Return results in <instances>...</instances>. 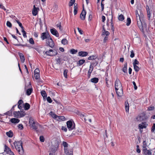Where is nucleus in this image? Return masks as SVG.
I'll return each instance as SVG.
<instances>
[{
  "label": "nucleus",
  "instance_id": "f257e3e1",
  "mask_svg": "<svg viewBox=\"0 0 155 155\" xmlns=\"http://www.w3.org/2000/svg\"><path fill=\"white\" fill-rule=\"evenodd\" d=\"M41 38L42 40L46 39V44L47 45L52 48H53L54 45V43L48 31L41 33Z\"/></svg>",
  "mask_w": 155,
  "mask_h": 155
},
{
  "label": "nucleus",
  "instance_id": "f03ea898",
  "mask_svg": "<svg viewBox=\"0 0 155 155\" xmlns=\"http://www.w3.org/2000/svg\"><path fill=\"white\" fill-rule=\"evenodd\" d=\"M139 12L140 14L138 13L137 10H136L135 13L137 25L140 30L143 31V28L142 21L143 20V15L142 11L140 10H139Z\"/></svg>",
  "mask_w": 155,
  "mask_h": 155
},
{
  "label": "nucleus",
  "instance_id": "7ed1b4c3",
  "mask_svg": "<svg viewBox=\"0 0 155 155\" xmlns=\"http://www.w3.org/2000/svg\"><path fill=\"white\" fill-rule=\"evenodd\" d=\"M13 144L19 154L20 155H23L24 152L22 141H15L13 143Z\"/></svg>",
  "mask_w": 155,
  "mask_h": 155
},
{
  "label": "nucleus",
  "instance_id": "20e7f679",
  "mask_svg": "<svg viewBox=\"0 0 155 155\" xmlns=\"http://www.w3.org/2000/svg\"><path fill=\"white\" fill-rule=\"evenodd\" d=\"M29 123L32 129L36 130L38 129L39 124L38 122L35 121L32 118H29Z\"/></svg>",
  "mask_w": 155,
  "mask_h": 155
},
{
  "label": "nucleus",
  "instance_id": "39448f33",
  "mask_svg": "<svg viewBox=\"0 0 155 155\" xmlns=\"http://www.w3.org/2000/svg\"><path fill=\"white\" fill-rule=\"evenodd\" d=\"M66 124L69 130H72L75 128V125L74 122L70 120L67 121Z\"/></svg>",
  "mask_w": 155,
  "mask_h": 155
},
{
  "label": "nucleus",
  "instance_id": "423d86ee",
  "mask_svg": "<svg viewBox=\"0 0 155 155\" xmlns=\"http://www.w3.org/2000/svg\"><path fill=\"white\" fill-rule=\"evenodd\" d=\"M45 53L47 55L53 56L56 55L57 52L56 50L50 49L49 51H46Z\"/></svg>",
  "mask_w": 155,
  "mask_h": 155
},
{
  "label": "nucleus",
  "instance_id": "0eeeda50",
  "mask_svg": "<svg viewBox=\"0 0 155 155\" xmlns=\"http://www.w3.org/2000/svg\"><path fill=\"white\" fill-rule=\"evenodd\" d=\"M115 90H118L120 88H122L120 81L118 78H117L115 81Z\"/></svg>",
  "mask_w": 155,
  "mask_h": 155
},
{
  "label": "nucleus",
  "instance_id": "6e6552de",
  "mask_svg": "<svg viewBox=\"0 0 155 155\" xmlns=\"http://www.w3.org/2000/svg\"><path fill=\"white\" fill-rule=\"evenodd\" d=\"M50 32L52 34L55 36L57 37H59L58 33L57 30L55 28H53L51 29Z\"/></svg>",
  "mask_w": 155,
  "mask_h": 155
},
{
  "label": "nucleus",
  "instance_id": "1a4fd4ad",
  "mask_svg": "<svg viewBox=\"0 0 155 155\" xmlns=\"http://www.w3.org/2000/svg\"><path fill=\"white\" fill-rule=\"evenodd\" d=\"M116 91L118 96L121 97L123 96V92L122 88H120L118 90H116Z\"/></svg>",
  "mask_w": 155,
  "mask_h": 155
},
{
  "label": "nucleus",
  "instance_id": "9d476101",
  "mask_svg": "<svg viewBox=\"0 0 155 155\" xmlns=\"http://www.w3.org/2000/svg\"><path fill=\"white\" fill-rule=\"evenodd\" d=\"M86 11L84 10H83L80 15V18L81 20H85V18L86 15Z\"/></svg>",
  "mask_w": 155,
  "mask_h": 155
},
{
  "label": "nucleus",
  "instance_id": "9b49d317",
  "mask_svg": "<svg viewBox=\"0 0 155 155\" xmlns=\"http://www.w3.org/2000/svg\"><path fill=\"white\" fill-rule=\"evenodd\" d=\"M143 151L144 152V154L146 155H150L151 154V151L149 150H147V148L146 147V145H145L143 147Z\"/></svg>",
  "mask_w": 155,
  "mask_h": 155
},
{
  "label": "nucleus",
  "instance_id": "f8f14e48",
  "mask_svg": "<svg viewBox=\"0 0 155 155\" xmlns=\"http://www.w3.org/2000/svg\"><path fill=\"white\" fill-rule=\"evenodd\" d=\"M78 55L81 57H85L88 55V53L86 51H81L78 52Z\"/></svg>",
  "mask_w": 155,
  "mask_h": 155
},
{
  "label": "nucleus",
  "instance_id": "ddd939ff",
  "mask_svg": "<svg viewBox=\"0 0 155 155\" xmlns=\"http://www.w3.org/2000/svg\"><path fill=\"white\" fill-rule=\"evenodd\" d=\"M10 121L13 123L17 124L20 121V120L17 118H12L11 119Z\"/></svg>",
  "mask_w": 155,
  "mask_h": 155
},
{
  "label": "nucleus",
  "instance_id": "4468645a",
  "mask_svg": "<svg viewBox=\"0 0 155 155\" xmlns=\"http://www.w3.org/2000/svg\"><path fill=\"white\" fill-rule=\"evenodd\" d=\"M6 149V151L7 154H9V155H15L14 153L11 150L10 148L7 147Z\"/></svg>",
  "mask_w": 155,
  "mask_h": 155
},
{
  "label": "nucleus",
  "instance_id": "2eb2a0df",
  "mask_svg": "<svg viewBox=\"0 0 155 155\" xmlns=\"http://www.w3.org/2000/svg\"><path fill=\"white\" fill-rule=\"evenodd\" d=\"M33 9L32 11V13L33 15L36 16L38 13L37 8L34 5L33 6Z\"/></svg>",
  "mask_w": 155,
  "mask_h": 155
},
{
  "label": "nucleus",
  "instance_id": "dca6fc26",
  "mask_svg": "<svg viewBox=\"0 0 155 155\" xmlns=\"http://www.w3.org/2000/svg\"><path fill=\"white\" fill-rule=\"evenodd\" d=\"M19 55L20 56L21 61L22 63H24L25 61V58L23 54L21 53H19Z\"/></svg>",
  "mask_w": 155,
  "mask_h": 155
},
{
  "label": "nucleus",
  "instance_id": "f3484780",
  "mask_svg": "<svg viewBox=\"0 0 155 155\" xmlns=\"http://www.w3.org/2000/svg\"><path fill=\"white\" fill-rule=\"evenodd\" d=\"M85 62L84 59H80L77 63V66H78L82 65Z\"/></svg>",
  "mask_w": 155,
  "mask_h": 155
},
{
  "label": "nucleus",
  "instance_id": "a211bd4d",
  "mask_svg": "<svg viewBox=\"0 0 155 155\" xmlns=\"http://www.w3.org/2000/svg\"><path fill=\"white\" fill-rule=\"evenodd\" d=\"M125 105L126 111V112H128L129 111V106L128 101H126L125 102Z\"/></svg>",
  "mask_w": 155,
  "mask_h": 155
},
{
  "label": "nucleus",
  "instance_id": "6ab92c4d",
  "mask_svg": "<svg viewBox=\"0 0 155 155\" xmlns=\"http://www.w3.org/2000/svg\"><path fill=\"white\" fill-rule=\"evenodd\" d=\"M58 148V145H57L55 146H53L51 149V152L53 153H55L57 150Z\"/></svg>",
  "mask_w": 155,
  "mask_h": 155
},
{
  "label": "nucleus",
  "instance_id": "aec40b11",
  "mask_svg": "<svg viewBox=\"0 0 155 155\" xmlns=\"http://www.w3.org/2000/svg\"><path fill=\"white\" fill-rule=\"evenodd\" d=\"M13 114H14V116L15 117H16V118H21L20 115L19 111L14 112L13 113Z\"/></svg>",
  "mask_w": 155,
  "mask_h": 155
},
{
  "label": "nucleus",
  "instance_id": "412c9836",
  "mask_svg": "<svg viewBox=\"0 0 155 155\" xmlns=\"http://www.w3.org/2000/svg\"><path fill=\"white\" fill-rule=\"evenodd\" d=\"M49 114L54 118L56 119H58V116L56 115L53 112L51 111L49 113Z\"/></svg>",
  "mask_w": 155,
  "mask_h": 155
},
{
  "label": "nucleus",
  "instance_id": "4be33fe9",
  "mask_svg": "<svg viewBox=\"0 0 155 155\" xmlns=\"http://www.w3.org/2000/svg\"><path fill=\"white\" fill-rule=\"evenodd\" d=\"M147 18L148 20H150L151 15V12L150 11V9L147 10Z\"/></svg>",
  "mask_w": 155,
  "mask_h": 155
},
{
  "label": "nucleus",
  "instance_id": "5701e85b",
  "mask_svg": "<svg viewBox=\"0 0 155 155\" xmlns=\"http://www.w3.org/2000/svg\"><path fill=\"white\" fill-rule=\"evenodd\" d=\"M111 29L112 31L113 32H114V21L113 20V15H112V18L111 19Z\"/></svg>",
  "mask_w": 155,
  "mask_h": 155
},
{
  "label": "nucleus",
  "instance_id": "b1692460",
  "mask_svg": "<svg viewBox=\"0 0 155 155\" xmlns=\"http://www.w3.org/2000/svg\"><path fill=\"white\" fill-rule=\"evenodd\" d=\"M64 152L66 155H73V151H71L70 153L67 149L64 148Z\"/></svg>",
  "mask_w": 155,
  "mask_h": 155
},
{
  "label": "nucleus",
  "instance_id": "393cba45",
  "mask_svg": "<svg viewBox=\"0 0 155 155\" xmlns=\"http://www.w3.org/2000/svg\"><path fill=\"white\" fill-rule=\"evenodd\" d=\"M97 57L96 55H92L90 56L88 58V60H95Z\"/></svg>",
  "mask_w": 155,
  "mask_h": 155
},
{
  "label": "nucleus",
  "instance_id": "a878e982",
  "mask_svg": "<svg viewBox=\"0 0 155 155\" xmlns=\"http://www.w3.org/2000/svg\"><path fill=\"white\" fill-rule=\"evenodd\" d=\"M6 135L9 137H12L13 136V133L11 130L9 131L6 133Z\"/></svg>",
  "mask_w": 155,
  "mask_h": 155
},
{
  "label": "nucleus",
  "instance_id": "bb28decb",
  "mask_svg": "<svg viewBox=\"0 0 155 155\" xmlns=\"http://www.w3.org/2000/svg\"><path fill=\"white\" fill-rule=\"evenodd\" d=\"M32 91H33V90L31 88H28L26 91V94L28 96L30 95Z\"/></svg>",
  "mask_w": 155,
  "mask_h": 155
},
{
  "label": "nucleus",
  "instance_id": "cd10ccee",
  "mask_svg": "<svg viewBox=\"0 0 155 155\" xmlns=\"http://www.w3.org/2000/svg\"><path fill=\"white\" fill-rule=\"evenodd\" d=\"M98 79L97 78H94L91 79V81L94 83H96L98 82Z\"/></svg>",
  "mask_w": 155,
  "mask_h": 155
},
{
  "label": "nucleus",
  "instance_id": "c85d7f7f",
  "mask_svg": "<svg viewBox=\"0 0 155 155\" xmlns=\"http://www.w3.org/2000/svg\"><path fill=\"white\" fill-rule=\"evenodd\" d=\"M41 94L43 98L45 99L47 97V94L45 91L42 90L41 92Z\"/></svg>",
  "mask_w": 155,
  "mask_h": 155
},
{
  "label": "nucleus",
  "instance_id": "c756f323",
  "mask_svg": "<svg viewBox=\"0 0 155 155\" xmlns=\"http://www.w3.org/2000/svg\"><path fill=\"white\" fill-rule=\"evenodd\" d=\"M144 117L143 116L141 115L138 116L136 118L137 120L139 121H142L143 120Z\"/></svg>",
  "mask_w": 155,
  "mask_h": 155
},
{
  "label": "nucleus",
  "instance_id": "7c9ffc66",
  "mask_svg": "<svg viewBox=\"0 0 155 155\" xmlns=\"http://www.w3.org/2000/svg\"><path fill=\"white\" fill-rule=\"evenodd\" d=\"M30 107V104L28 103H25L24 106V108L25 110H28Z\"/></svg>",
  "mask_w": 155,
  "mask_h": 155
},
{
  "label": "nucleus",
  "instance_id": "2f4dec72",
  "mask_svg": "<svg viewBox=\"0 0 155 155\" xmlns=\"http://www.w3.org/2000/svg\"><path fill=\"white\" fill-rule=\"evenodd\" d=\"M19 112L20 115V117H24L26 114L25 111L23 110H21L20 111H19Z\"/></svg>",
  "mask_w": 155,
  "mask_h": 155
},
{
  "label": "nucleus",
  "instance_id": "473e14b6",
  "mask_svg": "<svg viewBox=\"0 0 155 155\" xmlns=\"http://www.w3.org/2000/svg\"><path fill=\"white\" fill-rule=\"evenodd\" d=\"M127 63H126L125 64L124 67L122 69V71L125 73H127Z\"/></svg>",
  "mask_w": 155,
  "mask_h": 155
},
{
  "label": "nucleus",
  "instance_id": "72a5a7b5",
  "mask_svg": "<svg viewBox=\"0 0 155 155\" xmlns=\"http://www.w3.org/2000/svg\"><path fill=\"white\" fill-rule=\"evenodd\" d=\"M57 120H60L62 121H64L65 120V118L64 116H58V119H57Z\"/></svg>",
  "mask_w": 155,
  "mask_h": 155
},
{
  "label": "nucleus",
  "instance_id": "f704fd0d",
  "mask_svg": "<svg viewBox=\"0 0 155 155\" xmlns=\"http://www.w3.org/2000/svg\"><path fill=\"white\" fill-rule=\"evenodd\" d=\"M124 15L121 14L119 15L118 17V19L120 21H123L124 19Z\"/></svg>",
  "mask_w": 155,
  "mask_h": 155
},
{
  "label": "nucleus",
  "instance_id": "c9c22d12",
  "mask_svg": "<svg viewBox=\"0 0 155 155\" xmlns=\"http://www.w3.org/2000/svg\"><path fill=\"white\" fill-rule=\"evenodd\" d=\"M61 43L62 44L64 45H66L68 44V40L65 38L61 40Z\"/></svg>",
  "mask_w": 155,
  "mask_h": 155
},
{
  "label": "nucleus",
  "instance_id": "e433bc0d",
  "mask_svg": "<svg viewBox=\"0 0 155 155\" xmlns=\"http://www.w3.org/2000/svg\"><path fill=\"white\" fill-rule=\"evenodd\" d=\"M75 1V0H70L68 4L69 6L71 7L72 6L73 4L74 5Z\"/></svg>",
  "mask_w": 155,
  "mask_h": 155
},
{
  "label": "nucleus",
  "instance_id": "4c0bfd02",
  "mask_svg": "<svg viewBox=\"0 0 155 155\" xmlns=\"http://www.w3.org/2000/svg\"><path fill=\"white\" fill-rule=\"evenodd\" d=\"M78 52L77 50H75L74 49H71L70 51V52L72 54H75Z\"/></svg>",
  "mask_w": 155,
  "mask_h": 155
},
{
  "label": "nucleus",
  "instance_id": "58836bf2",
  "mask_svg": "<svg viewBox=\"0 0 155 155\" xmlns=\"http://www.w3.org/2000/svg\"><path fill=\"white\" fill-rule=\"evenodd\" d=\"M134 68L135 71L137 72L140 70V68L137 65H134Z\"/></svg>",
  "mask_w": 155,
  "mask_h": 155
},
{
  "label": "nucleus",
  "instance_id": "ea45409f",
  "mask_svg": "<svg viewBox=\"0 0 155 155\" xmlns=\"http://www.w3.org/2000/svg\"><path fill=\"white\" fill-rule=\"evenodd\" d=\"M127 23L126 25L127 26H129L131 23V20L130 18L128 17L127 20Z\"/></svg>",
  "mask_w": 155,
  "mask_h": 155
},
{
  "label": "nucleus",
  "instance_id": "a19ab883",
  "mask_svg": "<svg viewBox=\"0 0 155 155\" xmlns=\"http://www.w3.org/2000/svg\"><path fill=\"white\" fill-rule=\"evenodd\" d=\"M110 34V33L107 31H103L102 33V35H106V36H108Z\"/></svg>",
  "mask_w": 155,
  "mask_h": 155
},
{
  "label": "nucleus",
  "instance_id": "79ce46f5",
  "mask_svg": "<svg viewBox=\"0 0 155 155\" xmlns=\"http://www.w3.org/2000/svg\"><path fill=\"white\" fill-rule=\"evenodd\" d=\"M133 66L134 65H138L139 64V62L137 61V59H135L134 60V62L133 63Z\"/></svg>",
  "mask_w": 155,
  "mask_h": 155
},
{
  "label": "nucleus",
  "instance_id": "37998d69",
  "mask_svg": "<svg viewBox=\"0 0 155 155\" xmlns=\"http://www.w3.org/2000/svg\"><path fill=\"white\" fill-rule=\"evenodd\" d=\"M68 72V70L67 69H65L64 71V77L66 78H67V73Z\"/></svg>",
  "mask_w": 155,
  "mask_h": 155
},
{
  "label": "nucleus",
  "instance_id": "c03bdc74",
  "mask_svg": "<svg viewBox=\"0 0 155 155\" xmlns=\"http://www.w3.org/2000/svg\"><path fill=\"white\" fill-rule=\"evenodd\" d=\"M29 43L31 45H34L35 44L34 41L32 38L29 39Z\"/></svg>",
  "mask_w": 155,
  "mask_h": 155
},
{
  "label": "nucleus",
  "instance_id": "a18cd8bd",
  "mask_svg": "<svg viewBox=\"0 0 155 155\" xmlns=\"http://www.w3.org/2000/svg\"><path fill=\"white\" fill-rule=\"evenodd\" d=\"M130 57L131 58H133L135 56V54L134 53L133 50H131L130 51Z\"/></svg>",
  "mask_w": 155,
  "mask_h": 155
},
{
  "label": "nucleus",
  "instance_id": "49530a36",
  "mask_svg": "<svg viewBox=\"0 0 155 155\" xmlns=\"http://www.w3.org/2000/svg\"><path fill=\"white\" fill-rule=\"evenodd\" d=\"M56 26L61 31L62 30V28L61 26V23H59L58 24L56 25Z\"/></svg>",
  "mask_w": 155,
  "mask_h": 155
},
{
  "label": "nucleus",
  "instance_id": "de8ad7c7",
  "mask_svg": "<svg viewBox=\"0 0 155 155\" xmlns=\"http://www.w3.org/2000/svg\"><path fill=\"white\" fill-rule=\"evenodd\" d=\"M40 70L38 68H36L34 71V74H39Z\"/></svg>",
  "mask_w": 155,
  "mask_h": 155
},
{
  "label": "nucleus",
  "instance_id": "09e8293b",
  "mask_svg": "<svg viewBox=\"0 0 155 155\" xmlns=\"http://www.w3.org/2000/svg\"><path fill=\"white\" fill-rule=\"evenodd\" d=\"M7 26L11 28L12 27V24L9 21H8L6 23Z\"/></svg>",
  "mask_w": 155,
  "mask_h": 155
},
{
  "label": "nucleus",
  "instance_id": "8fccbe9b",
  "mask_svg": "<svg viewBox=\"0 0 155 155\" xmlns=\"http://www.w3.org/2000/svg\"><path fill=\"white\" fill-rule=\"evenodd\" d=\"M12 111L11 110H10L9 111H8L5 113L4 114L5 115H10L12 114Z\"/></svg>",
  "mask_w": 155,
  "mask_h": 155
},
{
  "label": "nucleus",
  "instance_id": "3c124183",
  "mask_svg": "<svg viewBox=\"0 0 155 155\" xmlns=\"http://www.w3.org/2000/svg\"><path fill=\"white\" fill-rule=\"evenodd\" d=\"M17 23L18 24L19 26L21 28H23V27L22 26V24L19 21V20L16 21Z\"/></svg>",
  "mask_w": 155,
  "mask_h": 155
},
{
  "label": "nucleus",
  "instance_id": "603ef678",
  "mask_svg": "<svg viewBox=\"0 0 155 155\" xmlns=\"http://www.w3.org/2000/svg\"><path fill=\"white\" fill-rule=\"evenodd\" d=\"M63 145L64 148L67 147H68V144L66 142L63 141Z\"/></svg>",
  "mask_w": 155,
  "mask_h": 155
},
{
  "label": "nucleus",
  "instance_id": "864d4df0",
  "mask_svg": "<svg viewBox=\"0 0 155 155\" xmlns=\"http://www.w3.org/2000/svg\"><path fill=\"white\" fill-rule=\"evenodd\" d=\"M47 100L49 103H51L52 102V100L49 96H48L47 97Z\"/></svg>",
  "mask_w": 155,
  "mask_h": 155
},
{
  "label": "nucleus",
  "instance_id": "5fc2aeb1",
  "mask_svg": "<svg viewBox=\"0 0 155 155\" xmlns=\"http://www.w3.org/2000/svg\"><path fill=\"white\" fill-rule=\"evenodd\" d=\"M18 128L21 130H22L23 129V126L21 124H20L18 126Z\"/></svg>",
  "mask_w": 155,
  "mask_h": 155
},
{
  "label": "nucleus",
  "instance_id": "6e6d98bb",
  "mask_svg": "<svg viewBox=\"0 0 155 155\" xmlns=\"http://www.w3.org/2000/svg\"><path fill=\"white\" fill-rule=\"evenodd\" d=\"M34 76L36 80L38 79L40 77L39 74H34Z\"/></svg>",
  "mask_w": 155,
  "mask_h": 155
},
{
  "label": "nucleus",
  "instance_id": "4d7b16f0",
  "mask_svg": "<svg viewBox=\"0 0 155 155\" xmlns=\"http://www.w3.org/2000/svg\"><path fill=\"white\" fill-rule=\"evenodd\" d=\"M40 140L41 142H44L45 141V138L44 137L42 136H41L40 137Z\"/></svg>",
  "mask_w": 155,
  "mask_h": 155
},
{
  "label": "nucleus",
  "instance_id": "13d9d810",
  "mask_svg": "<svg viewBox=\"0 0 155 155\" xmlns=\"http://www.w3.org/2000/svg\"><path fill=\"white\" fill-rule=\"evenodd\" d=\"M155 130V124H153V126L152 127L151 131L152 132H153Z\"/></svg>",
  "mask_w": 155,
  "mask_h": 155
},
{
  "label": "nucleus",
  "instance_id": "bf43d9fd",
  "mask_svg": "<svg viewBox=\"0 0 155 155\" xmlns=\"http://www.w3.org/2000/svg\"><path fill=\"white\" fill-rule=\"evenodd\" d=\"M143 124H140L139 125V127L140 129H143V128H145V127H143Z\"/></svg>",
  "mask_w": 155,
  "mask_h": 155
},
{
  "label": "nucleus",
  "instance_id": "052dcab7",
  "mask_svg": "<svg viewBox=\"0 0 155 155\" xmlns=\"http://www.w3.org/2000/svg\"><path fill=\"white\" fill-rule=\"evenodd\" d=\"M154 107L153 106H150L148 107V110H152L154 109Z\"/></svg>",
  "mask_w": 155,
  "mask_h": 155
},
{
  "label": "nucleus",
  "instance_id": "680f3d73",
  "mask_svg": "<svg viewBox=\"0 0 155 155\" xmlns=\"http://www.w3.org/2000/svg\"><path fill=\"white\" fill-rule=\"evenodd\" d=\"M93 71V69H89L88 72V75L89 77L91 76V74Z\"/></svg>",
  "mask_w": 155,
  "mask_h": 155
},
{
  "label": "nucleus",
  "instance_id": "e2e57ef3",
  "mask_svg": "<svg viewBox=\"0 0 155 155\" xmlns=\"http://www.w3.org/2000/svg\"><path fill=\"white\" fill-rule=\"evenodd\" d=\"M18 105H23V101L22 100H20L18 102Z\"/></svg>",
  "mask_w": 155,
  "mask_h": 155
},
{
  "label": "nucleus",
  "instance_id": "0e129e2a",
  "mask_svg": "<svg viewBox=\"0 0 155 155\" xmlns=\"http://www.w3.org/2000/svg\"><path fill=\"white\" fill-rule=\"evenodd\" d=\"M132 83L134 86V88L135 90H136L137 89V87L136 86V84L134 81H133Z\"/></svg>",
  "mask_w": 155,
  "mask_h": 155
},
{
  "label": "nucleus",
  "instance_id": "69168bd1",
  "mask_svg": "<svg viewBox=\"0 0 155 155\" xmlns=\"http://www.w3.org/2000/svg\"><path fill=\"white\" fill-rule=\"evenodd\" d=\"M77 29L78 32L81 34L82 35L83 34V31L81 29L79 28H78Z\"/></svg>",
  "mask_w": 155,
  "mask_h": 155
},
{
  "label": "nucleus",
  "instance_id": "338daca9",
  "mask_svg": "<svg viewBox=\"0 0 155 155\" xmlns=\"http://www.w3.org/2000/svg\"><path fill=\"white\" fill-rule=\"evenodd\" d=\"M0 8H1L5 11H6V9H5V7L2 4H0Z\"/></svg>",
  "mask_w": 155,
  "mask_h": 155
},
{
  "label": "nucleus",
  "instance_id": "774afa93",
  "mask_svg": "<svg viewBox=\"0 0 155 155\" xmlns=\"http://www.w3.org/2000/svg\"><path fill=\"white\" fill-rule=\"evenodd\" d=\"M86 114H85L84 113H80L79 114V115L81 117H85L86 116Z\"/></svg>",
  "mask_w": 155,
  "mask_h": 155
}]
</instances>
